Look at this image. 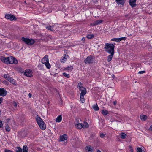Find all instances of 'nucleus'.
<instances>
[{
  "mask_svg": "<svg viewBox=\"0 0 152 152\" xmlns=\"http://www.w3.org/2000/svg\"><path fill=\"white\" fill-rule=\"evenodd\" d=\"M149 129L151 131H152V125L150 126Z\"/></svg>",
  "mask_w": 152,
  "mask_h": 152,
  "instance_id": "obj_51",
  "label": "nucleus"
},
{
  "mask_svg": "<svg viewBox=\"0 0 152 152\" xmlns=\"http://www.w3.org/2000/svg\"><path fill=\"white\" fill-rule=\"evenodd\" d=\"M62 117L61 115H59L56 118V122H60L62 120Z\"/></svg>",
  "mask_w": 152,
  "mask_h": 152,
  "instance_id": "obj_19",
  "label": "nucleus"
},
{
  "mask_svg": "<svg viewBox=\"0 0 152 152\" xmlns=\"http://www.w3.org/2000/svg\"><path fill=\"white\" fill-rule=\"evenodd\" d=\"M75 126L77 128L79 129L82 128H88L89 127L88 123L86 122H84L83 123H78L75 124Z\"/></svg>",
  "mask_w": 152,
  "mask_h": 152,
  "instance_id": "obj_3",
  "label": "nucleus"
},
{
  "mask_svg": "<svg viewBox=\"0 0 152 152\" xmlns=\"http://www.w3.org/2000/svg\"><path fill=\"white\" fill-rule=\"evenodd\" d=\"M7 94L6 90L4 88L0 89V95L2 96H4Z\"/></svg>",
  "mask_w": 152,
  "mask_h": 152,
  "instance_id": "obj_9",
  "label": "nucleus"
},
{
  "mask_svg": "<svg viewBox=\"0 0 152 152\" xmlns=\"http://www.w3.org/2000/svg\"><path fill=\"white\" fill-rule=\"evenodd\" d=\"M137 152H142V150L140 148L137 147Z\"/></svg>",
  "mask_w": 152,
  "mask_h": 152,
  "instance_id": "obj_39",
  "label": "nucleus"
},
{
  "mask_svg": "<svg viewBox=\"0 0 152 152\" xmlns=\"http://www.w3.org/2000/svg\"><path fill=\"white\" fill-rule=\"evenodd\" d=\"M8 57H4L2 56L1 57L0 59L1 61L4 63L8 64Z\"/></svg>",
  "mask_w": 152,
  "mask_h": 152,
  "instance_id": "obj_11",
  "label": "nucleus"
},
{
  "mask_svg": "<svg viewBox=\"0 0 152 152\" xmlns=\"http://www.w3.org/2000/svg\"><path fill=\"white\" fill-rule=\"evenodd\" d=\"M5 17L6 19L11 21L16 20V18L12 14H6L5 15Z\"/></svg>",
  "mask_w": 152,
  "mask_h": 152,
  "instance_id": "obj_7",
  "label": "nucleus"
},
{
  "mask_svg": "<svg viewBox=\"0 0 152 152\" xmlns=\"http://www.w3.org/2000/svg\"><path fill=\"white\" fill-rule=\"evenodd\" d=\"M2 101V98H0V104H1Z\"/></svg>",
  "mask_w": 152,
  "mask_h": 152,
  "instance_id": "obj_50",
  "label": "nucleus"
},
{
  "mask_svg": "<svg viewBox=\"0 0 152 152\" xmlns=\"http://www.w3.org/2000/svg\"><path fill=\"white\" fill-rule=\"evenodd\" d=\"M115 45V43L113 44L106 43L104 47L105 51L109 53H114V45Z\"/></svg>",
  "mask_w": 152,
  "mask_h": 152,
  "instance_id": "obj_1",
  "label": "nucleus"
},
{
  "mask_svg": "<svg viewBox=\"0 0 152 152\" xmlns=\"http://www.w3.org/2000/svg\"><path fill=\"white\" fill-rule=\"evenodd\" d=\"M136 0H130L129 4L132 7H135L136 6Z\"/></svg>",
  "mask_w": 152,
  "mask_h": 152,
  "instance_id": "obj_10",
  "label": "nucleus"
},
{
  "mask_svg": "<svg viewBox=\"0 0 152 152\" xmlns=\"http://www.w3.org/2000/svg\"><path fill=\"white\" fill-rule=\"evenodd\" d=\"M40 128L42 130H45L46 128V126L45 123L43 121V122L41 123H38V124Z\"/></svg>",
  "mask_w": 152,
  "mask_h": 152,
  "instance_id": "obj_8",
  "label": "nucleus"
},
{
  "mask_svg": "<svg viewBox=\"0 0 152 152\" xmlns=\"http://www.w3.org/2000/svg\"><path fill=\"white\" fill-rule=\"evenodd\" d=\"M61 62H63V61H61Z\"/></svg>",
  "mask_w": 152,
  "mask_h": 152,
  "instance_id": "obj_56",
  "label": "nucleus"
},
{
  "mask_svg": "<svg viewBox=\"0 0 152 152\" xmlns=\"http://www.w3.org/2000/svg\"><path fill=\"white\" fill-rule=\"evenodd\" d=\"M85 39H86V38H85V37H83L82 38V39H81V40L82 41H84L85 40Z\"/></svg>",
  "mask_w": 152,
  "mask_h": 152,
  "instance_id": "obj_49",
  "label": "nucleus"
},
{
  "mask_svg": "<svg viewBox=\"0 0 152 152\" xmlns=\"http://www.w3.org/2000/svg\"><path fill=\"white\" fill-rule=\"evenodd\" d=\"M3 83L5 84L8 85L9 83L7 81H4L3 82Z\"/></svg>",
  "mask_w": 152,
  "mask_h": 152,
  "instance_id": "obj_45",
  "label": "nucleus"
},
{
  "mask_svg": "<svg viewBox=\"0 0 152 152\" xmlns=\"http://www.w3.org/2000/svg\"><path fill=\"white\" fill-rule=\"evenodd\" d=\"M63 75L67 78H69L70 77V75L69 74H68L66 72H64L63 73Z\"/></svg>",
  "mask_w": 152,
  "mask_h": 152,
  "instance_id": "obj_30",
  "label": "nucleus"
},
{
  "mask_svg": "<svg viewBox=\"0 0 152 152\" xmlns=\"http://www.w3.org/2000/svg\"><path fill=\"white\" fill-rule=\"evenodd\" d=\"M145 71H140L138 72V73L140 74H142L145 73Z\"/></svg>",
  "mask_w": 152,
  "mask_h": 152,
  "instance_id": "obj_44",
  "label": "nucleus"
},
{
  "mask_svg": "<svg viewBox=\"0 0 152 152\" xmlns=\"http://www.w3.org/2000/svg\"><path fill=\"white\" fill-rule=\"evenodd\" d=\"M110 55L108 56L107 57V61L108 62L110 61L113 58V56L114 55V53H110Z\"/></svg>",
  "mask_w": 152,
  "mask_h": 152,
  "instance_id": "obj_22",
  "label": "nucleus"
},
{
  "mask_svg": "<svg viewBox=\"0 0 152 152\" xmlns=\"http://www.w3.org/2000/svg\"><path fill=\"white\" fill-rule=\"evenodd\" d=\"M111 41H115V42H119V39H118V38H112L111 39Z\"/></svg>",
  "mask_w": 152,
  "mask_h": 152,
  "instance_id": "obj_36",
  "label": "nucleus"
},
{
  "mask_svg": "<svg viewBox=\"0 0 152 152\" xmlns=\"http://www.w3.org/2000/svg\"><path fill=\"white\" fill-rule=\"evenodd\" d=\"M29 98H30L32 96L31 94L30 93H29Z\"/></svg>",
  "mask_w": 152,
  "mask_h": 152,
  "instance_id": "obj_52",
  "label": "nucleus"
},
{
  "mask_svg": "<svg viewBox=\"0 0 152 152\" xmlns=\"http://www.w3.org/2000/svg\"><path fill=\"white\" fill-rule=\"evenodd\" d=\"M86 37L88 39H91L93 38L94 37V34H88L86 35Z\"/></svg>",
  "mask_w": 152,
  "mask_h": 152,
  "instance_id": "obj_25",
  "label": "nucleus"
},
{
  "mask_svg": "<svg viewBox=\"0 0 152 152\" xmlns=\"http://www.w3.org/2000/svg\"><path fill=\"white\" fill-rule=\"evenodd\" d=\"M73 69V66H69L66 67L65 69V70H67L69 71H71Z\"/></svg>",
  "mask_w": 152,
  "mask_h": 152,
  "instance_id": "obj_26",
  "label": "nucleus"
},
{
  "mask_svg": "<svg viewBox=\"0 0 152 152\" xmlns=\"http://www.w3.org/2000/svg\"><path fill=\"white\" fill-rule=\"evenodd\" d=\"M121 138L122 139H125L127 136V135L124 132H121L120 134Z\"/></svg>",
  "mask_w": 152,
  "mask_h": 152,
  "instance_id": "obj_24",
  "label": "nucleus"
},
{
  "mask_svg": "<svg viewBox=\"0 0 152 152\" xmlns=\"http://www.w3.org/2000/svg\"><path fill=\"white\" fill-rule=\"evenodd\" d=\"M10 82L15 85H16V83L15 80L13 78H12L11 80L10 81Z\"/></svg>",
  "mask_w": 152,
  "mask_h": 152,
  "instance_id": "obj_33",
  "label": "nucleus"
},
{
  "mask_svg": "<svg viewBox=\"0 0 152 152\" xmlns=\"http://www.w3.org/2000/svg\"><path fill=\"white\" fill-rule=\"evenodd\" d=\"M45 27H46V28H47L48 30L52 31V28L53 27L52 26H50V25L46 26Z\"/></svg>",
  "mask_w": 152,
  "mask_h": 152,
  "instance_id": "obj_29",
  "label": "nucleus"
},
{
  "mask_svg": "<svg viewBox=\"0 0 152 152\" xmlns=\"http://www.w3.org/2000/svg\"><path fill=\"white\" fill-rule=\"evenodd\" d=\"M83 84L80 82L78 84L77 86V87L79 88V90L81 89L84 87L82 86Z\"/></svg>",
  "mask_w": 152,
  "mask_h": 152,
  "instance_id": "obj_23",
  "label": "nucleus"
},
{
  "mask_svg": "<svg viewBox=\"0 0 152 152\" xmlns=\"http://www.w3.org/2000/svg\"><path fill=\"white\" fill-rule=\"evenodd\" d=\"M129 149L128 150V152H133L134 151L132 149V146L131 145L129 146Z\"/></svg>",
  "mask_w": 152,
  "mask_h": 152,
  "instance_id": "obj_34",
  "label": "nucleus"
},
{
  "mask_svg": "<svg viewBox=\"0 0 152 152\" xmlns=\"http://www.w3.org/2000/svg\"><path fill=\"white\" fill-rule=\"evenodd\" d=\"M32 72L31 70L29 69V77L32 76Z\"/></svg>",
  "mask_w": 152,
  "mask_h": 152,
  "instance_id": "obj_41",
  "label": "nucleus"
},
{
  "mask_svg": "<svg viewBox=\"0 0 152 152\" xmlns=\"http://www.w3.org/2000/svg\"><path fill=\"white\" fill-rule=\"evenodd\" d=\"M5 129L6 131L8 132H10V128L8 126H6Z\"/></svg>",
  "mask_w": 152,
  "mask_h": 152,
  "instance_id": "obj_38",
  "label": "nucleus"
},
{
  "mask_svg": "<svg viewBox=\"0 0 152 152\" xmlns=\"http://www.w3.org/2000/svg\"><path fill=\"white\" fill-rule=\"evenodd\" d=\"M94 60L93 56L90 55L86 58L84 62L86 64H92L94 62Z\"/></svg>",
  "mask_w": 152,
  "mask_h": 152,
  "instance_id": "obj_4",
  "label": "nucleus"
},
{
  "mask_svg": "<svg viewBox=\"0 0 152 152\" xmlns=\"http://www.w3.org/2000/svg\"><path fill=\"white\" fill-rule=\"evenodd\" d=\"M97 152H102L100 150H98Z\"/></svg>",
  "mask_w": 152,
  "mask_h": 152,
  "instance_id": "obj_55",
  "label": "nucleus"
},
{
  "mask_svg": "<svg viewBox=\"0 0 152 152\" xmlns=\"http://www.w3.org/2000/svg\"><path fill=\"white\" fill-rule=\"evenodd\" d=\"M92 108L95 111H98L99 109L96 103L93 105Z\"/></svg>",
  "mask_w": 152,
  "mask_h": 152,
  "instance_id": "obj_21",
  "label": "nucleus"
},
{
  "mask_svg": "<svg viewBox=\"0 0 152 152\" xmlns=\"http://www.w3.org/2000/svg\"><path fill=\"white\" fill-rule=\"evenodd\" d=\"M140 119L142 121H145L147 118V116L146 115H141L140 116Z\"/></svg>",
  "mask_w": 152,
  "mask_h": 152,
  "instance_id": "obj_20",
  "label": "nucleus"
},
{
  "mask_svg": "<svg viewBox=\"0 0 152 152\" xmlns=\"http://www.w3.org/2000/svg\"><path fill=\"white\" fill-rule=\"evenodd\" d=\"M86 149L88 152H94L93 149L92 147L86 146Z\"/></svg>",
  "mask_w": 152,
  "mask_h": 152,
  "instance_id": "obj_16",
  "label": "nucleus"
},
{
  "mask_svg": "<svg viewBox=\"0 0 152 152\" xmlns=\"http://www.w3.org/2000/svg\"><path fill=\"white\" fill-rule=\"evenodd\" d=\"M113 104L114 105H115L117 104V101H115L113 102Z\"/></svg>",
  "mask_w": 152,
  "mask_h": 152,
  "instance_id": "obj_48",
  "label": "nucleus"
},
{
  "mask_svg": "<svg viewBox=\"0 0 152 152\" xmlns=\"http://www.w3.org/2000/svg\"><path fill=\"white\" fill-rule=\"evenodd\" d=\"M12 78H11V77H10V78H8V79H7V80H8L9 82H10V81L12 79Z\"/></svg>",
  "mask_w": 152,
  "mask_h": 152,
  "instance_id": "obj_47",
  "label": "nucleus"
},
{
  "mask_svg": "<svg viewBox=\"0 0 152 152\" xmlns=\"http://www.w3.org/2000/svg\"><path fill=\"white\" fill-rule=\"evenodd\" d=\"M103 21V20H98L93 22L92 25L94 26H95L102 23Z\"/></svg>",
  "mask_w": 152,
  "mask_h": 152,
  "instance_id": "obj_18",
  "label": "nucleus"
},
{
  "mask_svg": "<svg viewBox=\"0 0 152 152\" xmlns=\"http://www.w3.org/2000/svg\"><path fill=\"white\" fill-rule=\"evenodd\" d=\"M24 74L25 76L28 77V69L26 70L25 71Z\"/></svg>",
  "mask_w": 152,
  "mask_h": 152,
  "instance_id": "obj_35",
  "label": "nucleus"
},
{
  "mask_svg": "<svg viewBox=\"0 0 152 152\" xmlns=\"http://www.w3.org/2000/svg\"><path fill=\"white\" fill-rule=\"evenodd\" d=\"M64 60V61H63V62H64V61H66V59L64 57L63 59H62V60Z\"/></svg>",
  "mask_w": 152,
  "mask_h": 152,
  "instance_id": "obj_53",
  "label": "nucleus"
},
{
  "mask_svg": "<svg viewBox=\"0 0 152 152\" xmlns=\"http://www.w3.org/2000/svg\"><path fill=\"white\" fill-rule=\"evenodd\" d=\"M108 113V111L106 110H102V114L104 115H107Z\"/></svg>",
  "mask_w": 152,
  "mask_h": 152,
  "instance_id": "obj_27",
  "label": "nucleus"
},
{
  "mask_svg": "<svg viewBox=\"0 0 152 152\" xmlns=\"http://www.w3.org/2000/svg\"><path fill=\"white\" fill-rule=\"evenodd\" d=\"M21 39L26 44L28 45V38H26L23 37L21 38Z\"/></svg>",
  "mask_w": 152,
  "mask_h": 152,
  "instance_id": "obj_17",
  "label": "nucleus"
},
{
  "mask_svg": "<svg viewBox=\"0 0 152 152\" xmlns=\"http://www.w3.org/2000/svg\"><path fill=\"white\" fill-rule=\"evenodd\" d=\"M104 136L105 135L103 133H101L100 135V137L101 138H103L104 137Z\"/></svg>",
  "mask_w": 152,
  "mask_h": 152,
  "instance_id": "obj_43",
  "label": "nucleus"
},
{
  "mask_svg": "<svg viewBox=\"0 0 152 152\" xmlns=\"http://www.w3.org/2000/svg\"><path fill=\"white\" fill-rule=\"evenodd\" d=\"M67 135L66 134H64L62 136H61L60 137V141H64L66 140H67Z\"/></svg>",
  "mask_w": 152,
  "mask_h": 152,
  "instance_id": "obj_14",
  "label": "nucleus"
},
{
  "mask_svg": "<svg viewBox=\"0 0 152 152\" xmlns=\"http://www.w3.org/2000/svg\"><path fill=\"white\" fill-rule=\"evenodd\" d=\"M116 2L118 5H121L122 6L124 5L125 3V0H115Z\"/></svg>",
  "mask_w": 152,
  "mask_h": 152,
  "instance_id": "obj_13",
  "label": "nucleus"
},
{
  "mask_svg": "<svg viewBox=\"0 0 152 152\" xmlns=\"http://www.w3.org/2000/svg\"><path fill=\"white\" fill-rule=\"evenodd\" d=\"M126 39L127 37H123L118 38L119 41V42L122 40H125Z\"/></svg>",
  "mask_w": 152,
  "mask_h": 152,
  "instance_id": "obj_31",
  "label": "nucleus"
},
{
  "mask_svg": "<svg viewBox=\"0 0 152 152\" xmlns=\"http://www.w3.org/2000/svg\"><path fill=\"white\" fill-rule=\"evenodd\" d=\"M80 99L81 102L82 103H83L84 102V96L80 95Z\"/></svg>",
  "mask_w": 152,
  "mask_h": 152,
  "instance_id": "obj_28",
  "label": "nucleus"
},
{
  "mask_svg": "<svg viewBox=\"0 0 152 152\" xmlns=\"http://www.w3.org/2000/svg\"><path fill=\"white\" fill-rule=\"evenodd\" d=\"M16 152H28V148L27 146H24L23 147V149L20 147H18L16 148Z\"/></svg>",
  "mask_w": 152,
  "mask_h": 152,
  "instance_id": "obj_5",
  "label": "nucleus"
},
{
  "mask_svg": "<svg viewBox=\"0 0 152 152\" xmlns=\"http://www.w3.org/2000/svg\"><path fill=\"white\" fill-rule=\"evenodd\" d=\"M42 63L45 64L46 68L49 69L51 67V65L49 62L48 56L47 55H46L41 60Z\"/></svg>",
  "mask_w": 152,
  "mask_h": 152,
  "instance_id": "obj_2",
  "label": "nucleus"
},
{
  "mask_svg": "<svg viewBox=\"0 0 152 152\" xmlns=\"http://www.w3.org/2000/svg\"><path fill=\"white\" fill-rule=\"evenodd\" d=\"M35 42L34 40L33 39H29V45L33 44Z\"/></svg>",
  "mask_w": 152,
  "mask_h": 152,
  "instance_id": "obj_32",
  "label": "nucleus"
},
{
  "mask_svg": "<svg viewBox=\"0 0 152 152\" xmlns=\"http://www.w3.org/2000/svg\"><path fill=\"white\" fill-rule=\"evenodd\" d=\"M18 62L17 60L15 59V58L12 56L9 57L8 63L16 64L18 63Z\"/></svg>",
  "mask_w": 152,
  "mask_h": 152,
  "instance_id": "obj_6",
  "label": "nucleus"
},
{
  "mask_svg": "<svg viewBox=\"0 0 152 152\" xmlns=\"http://www.w3.org/2000/svg\"><path fill=\"white\" fill-rule=\"evenodd\" d=\"M5 152H12V151L10 150L6 149L5 150Z\"/></svg>",
  "mask_w": 152,
  "mask_h": 152,
  "instance_id": "obj_46",
  "label": "nucleus"
},
{
  "mask_svg": "<svg viewBox=\"0 0 152 152\" xmlns=\"http://www.w3.org/2000/svg\"><path fill=\"white\" fill-rule=\"evenodd\" d=\"M12 105L13 106H14L15 108H16L17 105V103L14 102H13Z\"/></svg>",
  "mask_w": 152,
  "mask_h": 152,
  "instance_id": "obj_42",
  "label": "nucleus"
},
{
  "mask_svg": "<svg viewBox=\"0 0 152 152\" xmlns=\"http://www.w3.org/2000/svg\"><path fill=\"white\" fill-rule=\"evenodd\" d=\"M112 77L113 78H114L115 77V76L114 75H112Z\"/></svg>",
  "mask_w": 152,
  "mask_h": 152,
  "instance_id": "obj_54",
  "label": "nucleus"
},
{
  "mask_svg": "<svg viewBox=\"0 0 152 152\" xmlns=\"http://www.w3.org/2000/svg\"><path fill=\"white\" fill-rule=\"evenodd\" d=\"M4 77L7 80L8 79V78H10V77L9 76V75L8 74H5L4 75Z\"/></svg>",
  "mask_w": 152,
  "mask_h": 152,
  "instance_id": "obj_37",
  "label": "nucleus"
},
{
  "mask_svg": "<svg viewBox=\"0 0 152 152\" xmlns=\"http://www.w3.org/2000/svg\"><path fill=\"white\" fill-rule=\"evenodd\" d=\"M3 126V123L2 121L0 120V128H2Z\"/></svg>",
  "mask_w": 152,
  "mask_h": 152,
  "instance_id": "obj_40",
  "label": "nucleus"
},
{
  "mask_svg": "<svg viewBox=\"0 0 152 152\" xmlns=\"http://www.w3.org/2000/svg\"><path fill=\"white\" fill-rule=\"evenodd\" d=\"M81 91V92L80 94V95L84 96L86 93V90L85 88H83L81 89L80 90Z\"/></svg>",
  "mask_w": 152,
  "mask_h": 152,
  "instance_id": "obj_15",
  "label": "nucleus"
},
{
  "mask_svg": "<svg viewBox=\"0 0 152 152\" xmlns=\"http://www.w3.org/2000/svg\"><path fill=\"white\" fill-rule=\"evenodd\" d=\"M35 119L37 124H38V123H41V122H43V120L38 115H37L36 116Z\"/></svg>",
  "mask_w": 152,
  "mask_h": 152,
  "instance_id": "obj_12",
  "label": "nucleus"
}]
</instances>
